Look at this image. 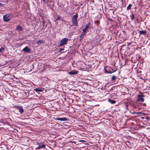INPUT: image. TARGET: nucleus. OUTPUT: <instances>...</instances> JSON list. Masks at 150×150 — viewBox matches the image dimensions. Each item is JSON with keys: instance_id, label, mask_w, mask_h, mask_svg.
Returning a JSON list of instances; mask_svg holds the SVG:
<instances>
[{"instance_id": "obj_1", "label": "nucleus", "mask_w": 150, "mask_h": 150, "mask_svg": "<svg viewBox=\"0 0 150 150\" xmlns=\"http://www.w3.org/2000/svg\"><path fill=\"white\" fill-rule=\"evenodd\" d=\"M12 17L13 15L12 14H7L3 16V20L4 22H7L11 20Z\"/></svg>"}, {"instance_id": "obj_2", "label": "nucleus", "mask_w": 150, "mask_h": 150, "mask_svg": "<svg viewBox=\"0 0 150 150\" xmlns=\"http://www.w3.org/2000/svg\"><path fill=\"white\" fill-rule=\"evenodd\" d=\"M78 17V14L76 13L75 15H74L72 19V22L76 26H78V23L77 21V18Z\"/></svg>"}, {"instance_id": "obj_3", "label": "nucleus", "mask_w": 150, "mask_h": 150, "mask_svg": "<svg viewBox=\"0 0 150 150\" xmlns=\"http://www.w3.org/2000/svg\"><path fill=\"white\" fill-rule=\"evenodd\" d=\"M69 39L66 38H64L62 39L60 41V45L62 46L66 44L67 41Z\"/></svg>"}, {"instance_id": "obj_4", "label": "nucleus", "mask_w": 150, "mask_h": 150, "mask_svg": "<svg viewBox=\"0 0 150 150\" xmlns=\"http://www.w3.org/2000/svg\"><path fill=\"white\" fill-rule=\"evenodd\" d=\"M15 108L18 109L19 112L21 114H22L24 112V110L23 107L21 106L16 105Z\"/></svg>"}, {"instance_id": "obj_5", "label": "nucleus", "mask_w": 150, "mask_h": 150, "mask_svg": "<svg viewBox=\"0 0 150 150\" xmlns=\"http://www.w3.org/2000/svg\"><path fill=\"white\" fill-rule=\"evenodd\" d=\"M37 144L38 145H39V146L36 148V150L39 149L41 148H45L46 146L45 144H40L39 143H38Z\"/></svg>"}, {"instance_id": "obj_6", "label": "nucleus", "mask_w": 150, "mask_h": 150, "mask_svg": "<svg viewBox=\"0 0 150 150\" xmlns=\"http://www.w3.org/2000/svg\"><path fill=\"white\" fill-rule=\"evenodd\" d=\"M144 96L143 95H139L138 96L137 100L139 101H141L142 102H143L144 99L143 97Z\"/></svg>"}, {"instance_id": "obj_7", "label": "nucleus", "mask_w": 150, "mask_h": 150, "mask_svg": "<svg viewBox=\"0 0 150 150\" xmlns=\"http://www.w3.org/2000/svg\"><path fill=\"white\" fill-rule=\"evenodd\" d=\"M33 90L38 93L39 92H42L44 91V88L40 87L38 88H35Z\"/></svg>"}, {"instance_id": "obj_8", "label": "nucleus", "mask_w": 150, "mask_h": 150, "mask_svg": "<svg viewBox=\"0 0 150 150\" xmlns=\"http://www.w3.org/2000/svg\"><path fill=\"white\" fill-rule=\"evenodd\" d=\"M79 73V71L76 70H74L73 71H71L69 72L68 74L71 75H76L78 74Z\"/></svg>"}, {"instance_id": "obj_9", "label": "nucleus", "mask_w": 150, "mask_h": 150, "mask_svg": "<svg viewBox=\"0 0 150 150\" xmlns=\"http://www.w3.org/2000/svg\"><path fill=\"white\" fill-rule=\"evenodd\" d=\"M31 49L28 47L26 46L24 47L22 50V51L25 52H29L31 51Z\"/></svg>"}, {"instance_id": "obj_10", "label": "nucleus", "mask_w": 150, "mask_h": 150, "mask_svg": "<svg viewBox=\"0 0 150 150\" xmlns=\"http://www.w3.org/2000/svg\"><path fill=\"white\" fill-rule=\"evenodd\" d=\"M90 25V23H88L86 25L85 28L83 30V31H84L85 33H86L87 30L89 28Z\"/></svg>"}, {"instance_id": "obj_11", "label": "nucleus", "mask_w": 150, "mask_h": 150, "mask_svg": "<svg viewBox=\"0 0 150 150\" xmlns=\"http://www.w3.org/2000/svg\"><path fill=\"white\" fill-rule=\"evenodd\" d=\"M56 120L61 121H66L67 120V119L66 117L58 118L56 119Z\"/></svg>"}, {"instance_id": "obj_12", "label": "nucleus", "mask_w": 150, "mask_h": 150, "mask_svg": "<svg viewBox=\"0 0 150 150\" xmlns=\"http://www.w3.org/2000/svg\"><path fill=\"white\" fill-rule=\"evenodd\" d=\"M16 29L18 31H22L23 30L22 27L19 25H17Z\"/></svg>"}, {"instance_id": "obj_13", "label": "nucleus", "mask_w": 150, "mask_h": 150, "mask_svg": "<svg viewBox=\"0 0 150 150\" xmlns=\"http://www.w3.org/2000/svg\"><path fill=\"white\" fill-rule=\"evenodd\" d=\"M46 24V20H45L44 18L42 19V25L43 26H45V28L47 27V24L45 25V24Z\"/></svg>"}, {"instance_id": "obj_14", "label": "nucleus", "mask_w": 150, "mask_h": 150, "mask_svg": "<svg viewBox=\"0 0 150 150\" xmlns=\"http://www.w3.org/2000/svg\"><path fill=\"white\" fill-rule=\"evenodd\" d=\"M139 33L140 35L143 34L144 35H145L146 33V30H142V31H139Z\"/></svg>"}, {"instance_id": "obj_15", "label": "nucleus", "mask_w": 150, "mask_h": 150, "mask_svg": "<svg viewBox=\"0 0 150 150\" xmlns=\"http://www.w3.org/2000/svg\"><path fill=\"white\" fill-rule=\"evenodd\" d=\"M108 101L110 103L112 104H114L115 103L116 101L114 100H112L110 98L108 99Z\"/></svg>"}, {"instance_id": "obj_16", "label": "nucleus", "mask_w": 150, "mask_h": 150, "mask_svg": "<svg viewBox=\"0 0 150 150\" xmlns=\"http://www.w3.org/2000/svg\"><path fill=\"white\" fill-rule=\"evenodd\" d=\"M43 43V40H38L36 42V43L38 45H40Z\"/></svg>"}, {"instance_id": "obj_17", "label": "nucleus", "mask_w": 150, "mask_h": 150, "mask_svg": "<svg viewBox=\"0 0 150 150\" xmlns=\"http://www.w3.org/2000/svg\"><path fill=\"white\" fill-rule=\"evenodd\" d=\"M86 33L84 32L83 31V32L81 33L80 35V37H81V38H83L84 35L86 34Z\"/></svg>"}, {"instance_id": "obj_18", "label": "nucleus", "mask_w": 150, "mask_h": 150, "mask_svg": "<svg viewBox=\"0 0 150 150\" xmlns=\"http://www.w3.org/2000/svg\"><path fill=\"white\" fill-rule=\"evenodd\" d=\"M5 48V46L4 45L0 48V52H1L4 50Z\"/></svg>"}, {"instance_id": "obj_19", "label": "nucleus", "mask_w": 150, "mask_h": 150, "mask_svg": "<svg viewBox=\"0 0 150 150\" xmlns=\"http://www.w3.org/2000/svg\"><path fill=\"white\" fill-rule=\"evenodd\" d=\"M46 24L47 25L48 24H50V25L51 24V23L50 20L47 18H46Z\"/></svg>"}, {"instance_id": "obj_20", "label": "nucleus", "mask_w": 150, "mask_h": 150, "mask_svg": "<svg viewBox=\"0 0 150 150\" xmlns=\"http://www.w3.org/2000/svg\"><path fill=\"white\" fill-rule=\"evenodd\" d=\"M132 6V5L131 4H129V5L127 7V10L129 11L130 10L131 8V7Z\"/></svg>"}, {"instance_id": "obj_21", "label": "nucleus", "mask_w": 150, "mask_h": 150, "mask_svg": "<svg viewBox=\"0 0 150 150\" xmlns=\"http://www.w3.org/2000/svg\"><path fill=\"white\" fill-rule=\"evenodd\" d=\"M117 77L115 76H113L112 77V81H115L117 79Z\"/></svg>"}, {"instance_id": "obj_22", "label": "nucleus", "mask_w": 150, "mask_h": 150, "mask_svg": "<svg viewBox=\"0 0 150 150\" xmlns=\"http://www.w3.org/2000/svg\"><path fill=\"white\" fill-rule=\"evenodd\" d=\"M131 17V20L132 21H133L134 19V15L132 14V15L130 16Z\"/></svg>"}, {"instance_id": "obj_23", "label": "nucleus", "mask_w": 150, "mask_h": 150, "mask_svg": "<svg viewBox=\"0 0 150 150\" xmlns=\"http://www.w3.org/2000/svg\"><path fill=\"white\" fill-rule=\"evenodd\" d=\"M61 18V16H57V18L56 19V21L59 20Z\"/></svg>"}, {"instance_id": "obj_24", "label": "nucleus", "mask_w": 150, "mask_h": 150, "mask_svg": "<svg viewBox=\"0 0 150 150\" xmlns=\"http://www.w3.org/2000/svg\"><path fill=\"white\" fill-rule=\"evenodd\" d=\"M100 23V21L99 20H97L95 21V23L96 24H99Z\"/></svg>"}, {"instance_id": "obj_25", "label": "nucleus", "mask_w": 150, "mask_h": 150, "mask_svg": "<svg viewBox=\"0 0 150 150\" xmlns=\"http://www.w3.org/2000/svg\"><path fill=\"white\" fill-rule=\"evenodd\" d=\"M112 69V71H111V70H110V73H112V72H114L115 71H116V70H115V69Z\"/></svg>"}, {"instance_id": "obj_26", "label": "nucleus", "mask_w": 150, "mask_h": 150, "mask_svg": "<svg viewBox=\"0 0 150 150\" xmlns=\"http://www.w3.org/2000/svg\"><path fill=\"white\" fill-rule=\"evenodd\" d=\"M105 72L106 73H109L110 72V70H109V71H107L106 69H105Z\"/></svg>"}, {"instance_id": "obj_27", "label": "nucleus", "mask_w": 150, "mask_h": 150, "mask_svg": "<svg viewBox=\"0 0 150 150\" xmlns=\"http://www.w3.org/2000/svg\"><path fill=\"white\" fill-rule=\"evenodd\" d=\"M79 142H85L86 141L84 140H80L79 141Z\"/></svg>"}, {"instance_id": "obj_28", "label": "nucleus", "mask_w": 150, "mask_h": 150, "mask_svg": "<svg viewBox=\"0 0 150 150\" xmlns=\"http://www.w3.org/2000/svg\"><path fill=\"white\" fill-rule=\"evenodd\" d=\"M64 50V49H63V48L60 49V50H59V52H61L62 50Z\"/></svg>"}, {"instance_id": "obj_29", "label": "nucleus", "mask_w": 150, "mask_h": 150, "mask_svg": "<svg viewBox=\"0 0 150 150\" xmlns=\"http://www.w3.org/2000/svg\"><path fill=\"white\" fill-rule=\"evenodd\" d=\"M83 38H81V37H80V39L79 40V41H81V40H82V39H83Z\"/></svg>"}, {"instance_id": "obj_30", "label": "nucleus", "mask_w": 150, "mask_h": 150, "mask_svg": "<svg viewBox=\"0 0 150 150\" xmlns=\"http://www.w3.org/2000/svg\"><path fill=\"white\" fill-rule=\"evenodd\" d=\"M133 113V114H134V113H136L138 114V113H140V112H134L133 113Z\"/></svg>"}, {"instance_id": "obj_31", "label": "nucleus", "mask_w": 150, "mask_h": 150, "mask_svg": "<svg viewBox=\"0 0 150 150\" xmlns=\"http://www.w3.org/2000/svg\"><path fill=\"white\" fill-rule=\"evenodd\" d=\"M2 5V4L0 2V6H1Z\"/></svg>"}, {"instance_id": "obj_32", "label": "nucleus", "mask_w": 150, "mask_h": 150, "mask_svg": "<svg viewBox=\"0 0 150 150\" xmlns=\"http://www.w3.org/2000/svg\"><path fill=\"white\" fill-rule=\"evenodd\" d=\"M44 2H45V0H42Z\"/></svg>"}]
</instances>
